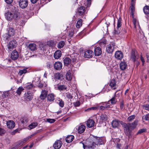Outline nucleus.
Returning <instances> with one entry per match:
<instances>
[{"mask_svg": "<svg viewBox=\"0 0 149 149\" xmlns=\"http://www.w3.org/2000/svg\"><path fill=\"white\" fill-rule=\"evenodd\" d=\"M82 20L81 19H79L77 23L76 27L77 28H79L82 25Z\"/></svg>", "mask_w": 149, "mask_h": 149, "instance_id": "40", "label": "nucleus"}, {"mask_svg": "<svg viewBox=\"0 0 149 149\" xmlns=\"http://www.w3.org/2000/svg\"><path fill=\"white\" fill-rule=\"evenodd\" d=\"M5 2L8 4H11L13 1V0H4Z\"/></svg>", "mask_w": 149, "mask_h": 149, "instance_id": "61", "label": "nucleus"}, {"mask_svg": "<svg viewBox=\"0 0 149 149\" xmlns=\"http://www.w3.org/2000/svg\"><path fill=\"white\" fill-rule=\"evenodd\" d=\"M33 86V85L32 84L29 83L26 84V88L27 89L30 90L31 89Z\"/></svg>", "mask_w": 149, "mask_h": 149, "instance_id": "41", "label": "nucleus"}, {"mask_svg": "<svg viewBox=\"0 0 149 149\" xmlns=\"http://www.w3.org/2000/svg\"><path fill=\"white\" fill-rule=\"evenodd\" d=\"M17 45V42L15 40L13 39L9 43L8 47L9 49L11 50L13 48L15 47Z\"/></svg>", "mask_w": 149, "mask_h": 149, "instance_id": "8", "label": "nucleus"}, {"mask_svg": "<svg viewBox=\"0 0 149 149\" xmlns=\"http://www.w3.org/2000/svg\"><path fill=\"white\" fill-rule=\"evenodd\" d=\"M117 91H116L114 95L113 96L112 98L109 100L108 102H105V103L107 104H108V103L110 102L111 104H116L117 102V100L116 98L117 97V95H118V96H119V94H117Z\"/></svg>", "mask_w": 149, "mask_h": 149, "instance_id": "3", "label": "nucleus"}, {"mask_svg": "<svg viewBox=\"0 0 149 149\" xmlns=\"http://www.w3.org/2000/svg\"><path fill=\"white\" fill-rule=\"evenodd\" d=\"M54 95L53 94H50L47 96V100L50 102L54 100Z\"/></svg>", "mask_w": 149, "mask_h": 149, "instance_id": "34", "label": "nucleus"}, {"mask_svg": "<svg viewBox=\"0 0 149 149\" xmlns=\"http://www.w3.org/2000/svg\"><path fill=\"white\" fill-rule=\"evenodd\" d=\"M139 56L136 55L134 52L132 51L131 53V58L132 61H135L138 58Z\"/></svg>", "mask_w": 149, "mask_h": 149, "instance_id": "27", "label": "nucleus"}, {"mask_svg": "<svg viewBox=\"0 0 149 149\" xmlns=\"http://www.w3.org/2000/svg\"><path fill=\"white\" fill-rule=\"evenodd\" d=\"M74 104L75 107H77L79 106L80 105V102L79 101H77L74 103Z\"/></svg>", "mask_w": 149, "mask_h": 149, "instance_id": "56", "label": "nucleus"}, {"mask_svg": "<svg viewBox=\"0 0 149 149\" xmlns=\"http://www.w3.org/2000/svg\"><path fill=\"white\" fill-rule=\"evenodd\" d=\"M146 131V129H141V130H139L138 132V134H141V133H143L144 132H145Z\"/></svg>", "mask_w": 149, "mask_h": 149, "instance_id": "60", "label": "nucleus"}, {"mask_svg": "<svg viewBox=\"0 0 149 149\" xmlns=\"http://www.w3.org/2000/svg\"><path fill=\"white\" fill-rule=\"evenodd\" d=\"M122 125L123 127L125 133L126 134H128L130 132V130H131L129 123L126 124L123 122Z\"/></svg>", "mask_w": 149, "mask_h": 149, "instance_id": "7", "label": "nucleus"}, {"mask_svg": "<svg viewBox=\"0 0 149 149\" xmlns=\"http://www.w3.org/2000/svg\"><path fill=\"white\" fill-rule=\"evenodd\" d=\"M143 10L144 13L146 15L149 14V6H146L143 8Z\"/></svg>", "mask_w": 149, "mask_h": 149, "instance_id": "37", "label": "nucleus"}, {"mask_svg": "<svg viewBox=\"0 0 149 149\" xmlns=\"http://www.w3.org/2000/svg\"><path fill=\"white\" fill-rule=\"evenodd\" d=\"M115 56L117 59L120 60L123 57V54L121 51H118L116 52Z\"/></svg>", "mask_w": 149, "mask_h": 149, "instance_id": "14", "label": "nucleus"}, {"mask_svg": "<svg viewBox=\"0 0 149 149\" xmlns=\"http://www.w3.org/2000/svg\"><path fill=\"white\" fill-rule=\"evenodd\" d=\"M120 28H117V30H115V33L116 34H119L120 33V29H119Z\"/></svg>", "mask_w": 149, "mask_h": 149, "instance_id": "58", "label": "nucleus"}, {"mask_svg": "<svg viewBox=\"0 0 149 149\" xmlns=\"http://www.w3.org/2000/svg\"><path fill=\"white\" fill-rule=\"evenodd\" d=\"M65 42L64 41H61L59 43L58 47V48H62L65 45Z\"/></svg>", "mask_w": 149, "mask_h": 149, "instance_id": "42", "label": "nucleus"}, {"mask_svg": "<svg viewBox=\"0 0 149 149\" xmlns=\"http://www.w3.org/2000/svg\"><path fill=\"white\" fill-rule=\"evenodd\" d=\"M61 56V52L60 50H57L54 53V57L55 59H58Z\"/></svg>", "mask_w": 149, "mask_h": 149, "instance_id": "25", "label": "nucleus"}, {"mask_svg": "<svg viewBox=\"0 0 149 149\" xmlns=\"http://www.w3.org/2000/svg\"><path fill=\"white\" fill-rule=\"evenodd\" d=\"M92 140V142L87 141L86 145L81 142H80V143L82 145L84 149H93L95 145H100L104 144L102 137L94 136Z\"/></svg>", "mask_w": 149, "mask_h": 149, "instance_id": "1", "label": "nucleus"}, {"mask_svg": "<svg viewBox=\"0 0 149 149\" xmlns=\"http://www.w3.org/2000/svg\"><path fill=\"white\" fill-rule=\"evenodd\" d=\"M15 33V30L14 28L11 27L9 28L8 31V34L9 36L10 37L13 36Z\"/></svg>", "mask_w": 149, "mask_h": 149, "instance_id": "23", "label": "nucleus"}, {"mask_svg": "<svg viewBox=\"0 0 149 149\" xmlns=\"http://www.w3.org/2000/svg\"><path fill=\"white\" fill-rule=\"evenodd\" d=\"M6 132L5 130L2 128H0V135L2 136Z\"/></svg>", "mask_w": 149, "mask_h": 149, "instance_id": "55", "label": "nucleus"}, {"mask_svg": "<svg viewBox=\"0 0 149 149\" xmlns=\"http://www.w3.org/2000/svg\"><path fill=\"white\" fill-rule=\"evenodd\" d=\"M138 121L136 120L134 121V122L132 123H129L131 130L134 129L137 124Z\"/></svg>", "mask_w": 149, "mask_h": 149, "instance_id": "33", "label": "nucleus"}, {"mask_svg": "<svg viewBox=\"0 0 149 149\" xmlns=\"http://www.w3.org/2000/svg\"><path fill=\"white\" fill-rule=\"evenodd\" d=\"M62 144V142L59 140H56L53 145V147L55 149H59Z\"/></svg>", "mask_w": 149, "mask_h": 149, "instance_id": "11", "label": "nucleus"}, {"mask_svg": "<svg viewBox=\"0 0 149 149\" xmlns=\"http://www.w3.org/2000/svg\"><path fill=\"white\" fill-rule=\"evenodd\" d=\"M65 96L68 99H71L73 98V96L69 93H66Z\"/></svg>", "mask_w": 149, "mask_h": 149, "instance_id": "50", "label": "nucleus"}, {"mask_svg": "<svg viewBox=\"0 0 149 149\" xmlns=\"http://www.w3.org/2000/svg\"><path fill=\"white\" fill-rule=\"evenodd\" d=\"M121 144L117 143L116 145V148L117 149H121Z\"/></svg>", "mask_w": 149, "mask_h": 149, "instance_id": "64", "label": "nucleus"}, {"mask_svg": "<svg viewBox=\"0 0 149 149\" xmlns=\"http://www.w3.org/2000/svg\"><path fill=\"white\" fill-rule=\"evenodd\" d=\"M121 20L122 19L120 17L119 18V19L118 20V22L117 23V28H120L122 24H121Z\"/></svg>", "mask_w": 149, "mask_h": 149, "instance_id": "44", "label": "nucleus"}, {"mask_svg": "<svg viewBox=\"0 0 149 149\" xmlns=\"http://www.w3.org/2000/svg\"><path fill=\"white\" fill-rule=\"evenodd\" d=\"M19 13L15 10L8 11L5 14V17L7 20L11 21L17 20L19 18Z\"/></svg>", "mask_w": 149, "mask_h": 149, "instance_id": "2", "label": "nucleus"}, {"mask_svg": "<svg viewBox=\"0 0 149 149\" xmlns=\"http://www.w3.org/2000/svg\"><path fill=\"white\" fill-rule=\"evenodd\" d=\"M71 59H72V62H75V61L76 60V58L74 56L73 54H72L71 56Z\"/></svg>", "mask_w": 149, "mask_h": 149, "instance_id": "57", "label": "nucleus"}, {"mask_svg": "<svg viewBox=\"0 0 149 149\" xmlns=\"http://www.w3.org/2000/svg\"><path fill=\"white\" fill-rule=\"evenodd\" d=\"M107 119V115L105 114H102L100 117V120L102 122L106 121Z\"/></svg>", "mask_w": 149, "mask_h": 149, "instance_id": "36", "label": "nucleus"}, {"mask_svg": "<svg viewBox=\"0 0 149 149\" xmlns=\"http://www.w3.org/2000/svg\"><path fill=\"white\" fill-rule=\"evenodd\" d=\"M19 3L21 8L24 9L28 6V0H19Z\"/></svg>", "mask_w": 149, "mask_h": 149, "instance_id": "5", "label": "nucleus"}, {"mask_svg": "<svg viewBox=\"0 0 149 149\" xmlns=\"http://www.w3.org/2000/svg\"><path fill=\"white\" fill-rule=\"evenodd\" d=\"M91 0H87V1L85 4V5L87 6L86 7H89L91 5Z\"/></svg>", "mask_w": 149, "mask_h": 149, "instance_id": "51", "label": "nucleus"}, {"mask_svg": "<svg viewBox=\"0 0 149 149\" xmlns=\"http://www.w3.org/2000/svg\"><path fill=\"white\" fill-rule=\"evenodd\" d=\"M86 126L84 125H81L79 126L78 128V131L79 133H82L85 131Z\"/></svg>", "mask_w": 149, "mask_h": 149, "instance_id": "21", "label": "nucleus"}, {"mask_svg": "<svg viewBox=\"0 0 149 149\" xmlns=\"http://www.w3.org/2000/svg\"><path fill=\"white\" fill-rule=\"evenodd\" d=\"M24 89L22 86L19 87L17 89L16 93L18 95H20L22 92L24 90Z\"/></svg>", "mask_w": 149, "mask_h": 149, "instance_id": "35", "label": "nucleus"}, {"mask_svg": "<svg viewBox=\"0 0 149 149\" xmlns=\"http://www.w3.org/2000/svg\"><path fill=\"white\" fill-rule=\"evenodd\" d=\"M115 46V45L114 43H112L107 45L106 49L107 52L109 54L112 53L113 51Z\"/></svg>", "mask_w": 149, "mask_h": 149, "instance_id": "6", "label": "nucleus"}, {"mask_svg": "<svg viewBox=\"0 0 149 149\" xmlns=\"http://www.w3.org/2000/svg\"><path fill=\"white\" fill-rule=\"evenodd\" d=\"M124 106V102L122 100L120 103V109H122Z\"/></svg>", "mask_w": 149, "mask_h": 149, "instance_id": "59", "label": "nucleus"}, {"mask_svg": "<svg viewBox=\"0 0 149 149\" xmlns=\"http://www.w3.org/2000/svg\"><path fill=\"white\" fill-rule=\"evenodd\" d=\"M28 47L31 51H35L36 49V45L34 43H30Z\"/></svg>", "mask_w": 149, "mask_h": 149, "instance_id": "31", "label": "nucleus"}, {"mask_svg": "<svg viewBox=\"0 0 149 149\" xmlns=\"http://www.w3.org/2000/svg\"><path fill=\"white\" fill-rule=\"evenodd\" d=\"M8 93L7 92H3L2 94V97L3 99L5 98L8 97Z\"/></svg>", "mask_w": 149, "mask_h": 149, "instance_id": "49", "label": "nucleus"}, {"mask_svg": "<svg viewBox=\"0 0 149 149\" xmlns=\"http://www.w3.org/2000/svg\"><path fill=\"white\" fill-rule=\"evenodd\" d=\"M7 127L9 128H13L15 126V122L12 120H9L6 123Z\"/></svg>", "mask_w": 149, "mask_h": 149, "instance_id": "20", "label": "nucleus"}, {"mask_svg": "<svg viewBox=\"0 0 149 149\" xmlns=\"http://www.w3.org/2000/svg\"><path fill=\"white\" fill-rule=\"evenodd\" d=\"M38 125L37 123H33L30 124L29 126V127L30 129H31L35 128Z\"/></svg>", "mask_w": 149, "mask_h": 149, "instance_id": "39", "label": "nucleus"}, {"mask_svg": "<svg viewBox=\"0 0 149 149\" xmlns=\"http://www.w3.org/2000/svg\"><path fill=\"white\" fill-rule=\"evenodd\" d=\"M27 68H24L22 70H20L19 71L18 74L20 75H21L23 74L26 73L27 72Z\"/></svg>", "mask_w": 149, "mask_h": 149, "instance_id": "38", "label": "nucleus"}, {"mask_svg": "<svg viewBox=\"0 0 149 149\" xmlns=\"http://www.w3.org/2000/svg\"><path fill=\"white\" fill-rule=\"evenodd\" d=\"M33 96V94L30 91H27L24 94V98L26 100L29 101L31 100Z\"/></svg>", "mask_w": 149, "mask_h": 149, "instance_id": "10", "label": "nucleus"}, {"mask_svg": "<svg viewBox=\"0 0 149 149\" xmlns=\"http://www.w3.org/2000/svg\"><path fill=\"white\" fill-rule=\"evenodd\" d=\"M63 62L65 65H68L70 63L71 59L68 57H66L64 59Z\"/></svg>", "mask_w": 149, "mask_h": 149, "instance_id": "32", "label": "nucleus"}, {"mask_svg": "<svg viewBox=\"0 0 149 149\" xmlns=\"http://www.w3.org/2000/svg\"><path fill=\"white\" fill-rule=\"evenodd\" d=\"M135 118L134 115H131L129 117L127 118V120L129 122H131Z\"/></svg>", "mask_w": 149, "mask_h": 149, "instance_id": "46", "label": "nucleus"}, {"mask_svg": "<svg viewBox=\"0 0 149 149\" xmlns=\"http://www.w3.org/2000/svg\"><path fill=\"white\" fill-rule=\"evenodd\" d=\"M85 8L83 6L79 7L77 9V13L79 15H84L85 13Z\"/></svg>", "mask_w": 149, "mask_h": 149, "instance_id": "13", "label": "nucleus"}, {"mask_svg": "<svg viewBox=\"0 0 149 149\" xmlns=\"http://www.w3.org/2000/svg\"><path fill=\"white\" fill-rule=\"evenodd\" d=\"M58 90L60 91L66 90L67 89V87L64 85L58 84L57 85Z\"/></svg>", "mask_w": 149, "mask_h": 149, "instance_id": "29", "label": "nucleus"}, {"mask_svg": "<svg viewBox=\"0 0 149 149\" xmlns=\"http://www.w3.org/2000/svg\"><path fill=\"white\" fill-rule=\"evenodd\" d=\"M36 133H35L34 134L28 136V137H26V138H24V141H27L29 139L31 138L32 137L34 136L36 134Z\"/></svg>", "mask_w": 149, "mask_h": 149, "instance_id": "48", "label": "nucleus"}, {"mask_svg": "<svg viewBox=\"0 0 149 149\" xmlns=\"http://www.w3.org/2000/svg\"><path fill=\"white\" fill-rule=\"evenodd\" d=\"M94 55V53L91 50H87L84 52V57L87 58H92Z\"/></svg>", "mask_w": 149, "mask_h": 149, "instance_id": "9", "label": "nucleus"}, {"mask_svg": "<svg viewBox=\"0 0 149 149\" xmlns=\"http://www.w3.org/2000/svg\"><path fill=\"white\" fill-rule=\"evenodd\" d=\"M74 136L72 135H68L65 139L66 141L68 143H70L74 139Z\"/></svg>", "mask_w": 149, "mask_h": 149, "instance_id": "28", "label": "nucleus"}, {"mask_svg": "<svg viewBox=\"0 0 149 149\" xmlns=\"http://www.w3.org/2000/svg\"><path fill=\"white\" fill-rule=\"evenodd\" d=\"M55 78L56 79L62 80L64 78V76L62 74L59 73H56L54 74Z\"/></svg>", "mask_w": 149, "mask_h": 149, "instance_id": "17", "label": "nucleus"}, {"mask_svg": "<svg viewBox=\"0 0 149 149\" xmlns=\"http://www.w3.org/2000/svg\"><path fill=\"white\" fill-rule=\"evenodd\" d=\"M94 53L95 56H100L102 53V50L101 49L98 47H96L95 49Z\"/></svg>", "mask_w": 149, "mask_h": 149, "instance_id": "26", "label": "nucleus"}, {"mask_svg": "<svg viewBox=\"0 0 149 149\" xmlns=\"http://www.w3.org/2000/svg\"><path fill=\"white\" fill-rule=\"evenodd\" d=\"M10 57L13 60H17L19 57L18 52L16 50H13L11 54Z\"/></svg>", "mask_w": 149, "mask_h": 149, "instance_id": "12", "label": "nucleus"}, {"mask_svg": "<svg viewBox=\"0 0 149 149\" xmlns=\"http://www.w3.org/2000/svg\"><path fill=\"white\" fill-rule=\"evenodd\" d=\"M143 108L146 110L149 111V104H146L142 106Z\"/></svg>", "mask_w": 149, "mask_h": 149, "instance_id": "43", "label": "nucleus"}, {"mask_svg": "<svg viewBox=\"0 0 149 149\" xmlns=\"http://www.w3.org/2000/svg\"><path fill=\"white\" fill-rule=\"evenodd\" d=\"M142 118L146 120H149V113L143 116L142 117Z\"/></svg>", "mask_w": 149, "mask_h": 149, "instance_id": "47", "label": "nucleus"}, {"mask_svg": "<svg viewBox=\"0 0 149 149\" xmlns=\"http://www.w3.org/2000/svg\"><path fill=\"white\" fill-rule=\"evenodd\" d=\"M123 121L119 120L117 119L113 120L111 123V125L113 128H117L119 125L120 124L122 125L123 123Z\"/></svg>", "mask_w": 149, "mask_h": 149, "instance_id": "4", "label": "nucleus"}, {"mask_svg": "<svg viewBox=\"0 0 149 149\" xmlns=\"http://www.w3.org/2000/svg\"><path fill=\"white\" fill-rule=\"evenodd\" d=\"M47 121L50 123H53L55 121V120L54 119H47Z\"/></svg>", "mask_w": 149, "mask_h": 149, "instance_id": "52", "label": "nucleus"}, {"mask_svg": "<svg viewBox=\"0 0 149 149\" xmlns=\"http://www.w3.org/2000/svg\"><path fill=\"white\" fill-rule=\"evenodd\" d=\"M72 70H69L67 72L66 74V79L68 81H70L72 78V75L71 74Z\"/></svg>", "mask_w": 149, "mask_h": 149, "instance_id": "22", "label": "nucleus"}, {"mask_svg": "<svg viewBox=\"0 0 149 149\" xmlns=\"http://www.w3.org/2000/svg\"><path fill=\"white\" fill-rule=\"evenodd\" d=\"M131 6L130 7V10L131 11H134L135 10V8H134V5L135 4H134L133 5V4H131Z\"/></svg>", "mask_w": 149, "mask_h": 149, "instance_id": "62", "label": "nucleus"}, {"mask_svg": "<svg viewBox=\"0 0 149 149\" xmlns=\"http://www.w3.org/2000/svg\"><path fill=\"white\" fill-rule=\"evenodd\" d=\"M59 105L61 107H63L64 106V103L63 101L62 100H59Z\"/></svg>", "mask_w": 149, "mask_h": 149, "instance_id": "53", "label": "nucleus"}, {"mask_svg": "<svg viewBox=\"0 0 149 149\" xmlns=\"http://www.w3.org/2000/svg\"><path fill=\"white\" fill-rule=\"evenodd\" d=\"M109 86L112 88H113L114 89H115L116 88V82L114 79H112L110 83Z\"/></svg>", "mask_w": 149, "mask_h": 149, "instance_id": "30", "label": "nucleus"}, {"mask_svg": "<svg viewBox=\"0 0 149 149\" xmlns=\"http://www.w3.org/2000/svg\"><path fill=\"white\" fill-rule=\"evenodd\" d=\"M62 66V64L60 62H56L54 65V68L58 70L61 69Z\"/></svg>", "mask_w": 149, "mask_h": 149, "instance_id": "19", "label": "nucleus"}, {"mask_svg": "<svg viewBox=\"0 0 149 149\" xmlns=\"http://www.w3.org/2000/svg\"><path fill=\"white\" fill-rule=\"evenodd\" d=\"M127 64L126 62L123 61L121 62L120 64V68L122 70H124L127 67Z\"/></svg>", "mask_w": 149, "mask_h": 149, "instance_id": "24", "label": "nucleus"}, {"mask_svg": "<svg viewBox=\"0 0 149 149\" xmlns=\"http://www.w3.org/2000/svg\"><path fill=\"white\" fill-rule=\"evenodd\" d=\"M73 34L74 33L73 31L72 30H71L69 32L68 36L70 37H71L73 36Z\"/></svg>", "mask_w": 149, "mask_h": 149, "instance_id": "63", "label": "nucleus"}, {"mask_svg": "<svg viewBox=\"0 0 149 149\" xmlns=\"http://www.w3.org/2000/svg\"><path fill=\"white\" fill-rule=\"evenodd\" d=\"M95 124V121L93 120L89 119L87 121L86 125L88 127L91 128L94 126Z\"/></svg>", "mask_w": 149, "mask_h": 149, "instance_id": "15", "label": "nucleus"}, {"mask_svg": "<svg viewBox=\"0 0 149 149\" xmlns=\"http://www.w3.org/2000/svg\"><path fill=\"white\" fill-rule=\"evenodd\" d=\"M48 91L47 89H44L42 90L41 94L40 95V98L42 100L44 99L46 97Z\"/></svg>", "mask_w": 149, "mask_h": 149, "instance_id": "16", "label": "nucleus"}, {"mask_svg": "<svg viewBox=\"0 0 149 149\" xmlns=\"http://www.w3.org/2000/svg\"><path fill=\"white\" fill-rule=\"evenodd\" d=\"M37 86L40 88L45 89L47 86V84L45 82H40Z\"/></svg>", "mask_w": 149, "mask_h": 149, "instance_id": "18", "label": "nucleus"}, {"mask_svg": "<svg viewBox=\"0 0 149 149\" xmlns=\"http://www.w3.org/2000/svg\"><path fill=\"white\" fill-rule=\"evenodd\" d=\"M47 44L49 46H54V42L52 40H49L47 42Z\"/></svg>", "mask_w": 149, "mask_h": 149, "instance_id": "45", "label": "nucleus"}, {"mask_svg": "<svg viewBox=\"0 0 149 149\" xmlns=\"http://www.w3.org/2000/svg\"><path fill=\"white\" fill-rule=\"evenodd\" d=\"M133 24L134 26V28H136L138 24V23L137 22H136V19L134 18L133 20Z\"/></svg>", "mask_w": 149, "mask_h": 149, "instance_id": "54", "label": "nucleus"}]
</instances>
